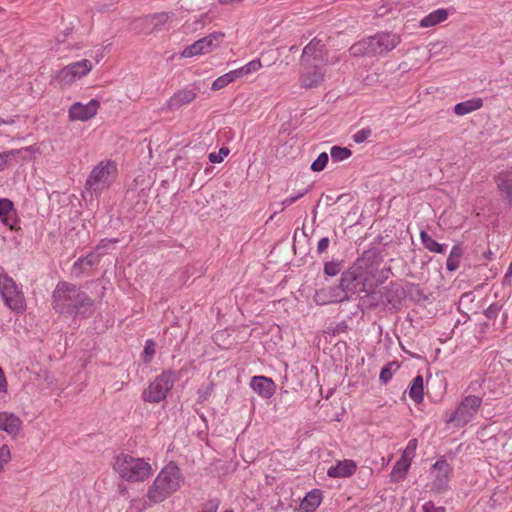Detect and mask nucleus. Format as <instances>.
<instances>
[{
    "label": "nucleus",
    "mask_w": 512,
    "mask_h": 512,
    "mask_svg": "<svg viewBox=\"0 0 512 512\" xmlns=\"http://www.w3.org/2000/svg\"><path fill=\"white\" fill-rule=\"evenodd\" d=\"M229 154V149L227 147H221L218 153H210L208 159L211 163H220L223 161L224 157Z\"/></svg>",
    "instance_id": "38"
},
{
    "label": "nucleus",
    "mask_w": 512,
    "mask_h": 512,
    "mask_svg": "<svg viewBox=\"0 0 512 512\" xmlns=\"http://www.w3.org/2000/svg\"><path fill=\"white\" fill-rule=\"evenodd\" d=\"M450 472L451 468L446 460H438L433 464L431 475L434 478L433 487L436 490L442 491L447 488Z\"/></svg>",
    "instance_id": "15"
},
{
    "label": "nucleus",
    "mask_w": 512,
    "mask_h": 512,
    "mask_svg": "<svg viewBox=\"0 0 512 512\" xmlns=\"http://www.w3.org/2000/svg\"><path fill=\"white\" fill-rule=\"evenodd\" d=\"M250 386L263 398H270L275 392L274 382L270 378L264 376H254L251 380Z\"/></svg>",
    "instance_id": "19"
},
{
    "label": "nucleus",
    "mask_w": 512,
    "mask_h": 512,
    "mask_svg": "<svg viewBox=\"0 0 512 512\" xmlns=\"http://www.w3.org/2000/svg\"><path fill=\"white\" fill-rule=\"evenodd\" d=\"M447 17H448V11L446 9L439 8V9L431 12L427 16H425L420 21V26L425 27V28L432 27L441 22H444L447 19Z\"/></svg>",
    "instance_id": "25"
},
{
    "label": "nucleus",
    "mask_w": 512,
    "mask_h": 512,
    "mask_svg": "<svg viewBox=\"0 0 512 512\" xmlns=\"http://www.w3.org/2000/svg\"><path fill=\"white\" fill-rule=\"evenodd\" d=\"M373 55L393 50L400 43V36L395 33L381 32L368 37Z\"/></svg>",
    "instance_id": "12"
},
{
    "label": "nucleus",
    "mask_w": 512,
    "mask_h": 512,
    "mask_svg": "<svg viewBox=\"0 0 512 512\" xmlns=\"http://www.w3.org/2000/svg\"><path fill=\"white\" fill-rule=\"evenodd\" d=\"M218 508H219V500L211 499L204 504L201 512H217Z\"/></svg>",
    "instance_id": "43"
},
{
    "label": "nucleus",
    "mask_w": 512,
    "mask_h": 512,
    "mask_svg": "<svg viewBox=\"0 0 512 512\" xmlns=\"http://www.w3.org/2000/svg\"><path fill=\"white\" fill-rule=\"evenodd\" d=\"M481 403L482 399L478 396L469 395L464 397L446 422L452 423L456 427L467 425L478 412Z\"/></svg>",
    "instance_id": "7"
},
{
    "label": "nucleus",
    "mask_w": 512,
    "mask_h": 512,
    "mask_svg": "<svg viewBox=\"0 0 512 512\" xmlns=\"http://www.w3.org/2000/svg\"><path fill=\"white\" fill-rule=\"evenodd\" d=\"M155 354V343L152 340H147L143 350V359L146 363L150 362Z\"/></svg>",
    "instance_id": "39"
},
{
    "label": "nucleus",
    "mask_w": 512,
    "mask_h": 512,
    "mask_svg": "<svg viewBox=\"0 0 512 512\" xmlns=\"http://www.w3.org/2000/svg\"><path fill=\"white\" fill-rule=\"evenodd\" d=\"M169 14L162 12L152 15H147L143 18H140L136 21V23H139L140 26L147 27L152 26V28L147 32L148 34H151L155 31H158L162 28L163 25L167 23L169 20Z\"/></svg>",
    "instance_id": "20"
},
{
    "label": "nucleus",
    "mask_w": 512,
    "mask_h": 512,
    "mask_svg": "<svg viewBox=\"0 0 512 512\" xmlns=\"http://www.w3.org/2000/svg\"><path fill=\"white\" fill-rule=\"evenodd\" d=\"M420 238L422 241V244L424 247L435 253H444L445 252V246L443 244L438 243L436 240H434L430 235H428L427 232L421 231L420 232Z\"/></svg>",
    "instance_id": "30"
},
{
    "label": "nucleus",
    "mask_w": 512,
    "mask_h": 512,
    "mask_svg": "<svg viewBox=\"0 0 512 512\" xmlns=\"http://www.w3.org/2000/svg\"><path fill=\"white\" fill-rule=\"evenodd\" d=\"M225 34L215 31L187 46L181 53L182 57L189 58L196 55L210 53L220 46Z\"/></svg>",
    "instance_id": "9"
},
{
    "label": "nucleus",
    "mask_w": 512,
    "mask_h": 512,
    "mask_svg": "<svg viewBox=\"0 0 512 512\" xmlns=\"http://www.w3.org/2000/svg\"><path fill=\"white\" fill-rule=\"evenodd\" d=\"M330 154L333 161L339 162L349 158L352 152L346 147L333 146L330 150Z\"/></svg>",
    "instance_id": "33"
},
{
    "label": "nucleus",
    "mask_w": 512,
    "mask_h": 512,
    "mask_svg": "<svg viewBox=\"0 0 512 512\" xmlns=\"http://www.w3.org/2000/svg\"><path fill=\"white\" fill-rule=\"evenodd\" d=\"M423 511L424 512H440L437 508L433 506L431 502L426 503L423 505Z\"/></svg>",
    "instance_id": "48"
},
{
    "label": "nucleus",
    "mask_w": 512,
    "mask_h": 512,
    "mask_svg": "<svg viewBox=\"0 0 512 512\" xmlns=\"http://www.w3.org/2000/svg\"><path fill=\"white\" fill-rule=\"evenodd\" d=\"M92 68V63L87 59H83L81 61L71 63L59 70L55 75V79L63 85H71L75 81L87 75Z\"/></svg>",
    "instance_id": "10"
},
{
    "label": "nucleus",
    "mask_w": 512,
    "mask_h": 512,
    "mask_svg": "<svg viewBox=\"0 0 512 512\" xmlns=\"http://www.w3.org/2000/svg\"><path fill=\"white\" fill-rule=\"evenodd\" d=\"M416 448H417V440L411 439L408 442L407 447L405 448L401 458L405 459L411 463L412 458L415 456Z\"/></svg>",
    "instance_id": "36"
},
{
    "label": "nucleus",
    "mask_w": 512,
    "mask_h": 512,
    "mask_svg": "<svg viewBox=\"0 0 512 512\" xmlns=\"http://www.w3.org/2000/svg\"><path fill=\"white\" fill-rule=\"evenodd\" d=\"M183 476L179 467L173 462L168 463L157 475L147 492L150 504L163 502L174 494L181 486Z\"/></svg>",
    "instance_id": "2"
},
{
    "label": "nucleus",
    "mask_w": 512,
    "mask_h": 512,
    "mask_svg": "<svg viewBox=\"0 0 512 512\" xmlns=\"http://www.w3.org/2000/svg\"><path fill=\"white\" fill-rule=\"evenodd\" d=\"M0 294L5 304L15 313H23L26 309V301L23 292L15 281L4 273L0 266Z\"/></svg>",
    "instance_id": "5"
},
{
    "label": "nucleus",
    "mask_w": 512,
    "mask_h": 512,
    "mask_svg": "<svg viewBox=\"0 0 512 512\" xmlns=\"http://www.w3.org/2000/svg\"><path fill=\"white\" fill-rule=\"evenodd\" d=\"M328 160H329V157L326 152L320 153L319 156L317 157V159L314 160L313 163L311 164V169L314 172L322 171L326 167Z\"/></svg>",
    "instance_id": "35"
},
{
    "label": "nucleus",
    "mask_w": 512,
    "mask_h": 512,
    "mask_svg": "<svg viewBox=\"0 0 512 512\" xmlns=\"http://www.w3.org/2000/svg\"><path fill=\"white\" fill-rule=\"evenodd\" d=\"M341 270L340 263L338 262H327L324 266V272L329 276L337 275Z\"/></svg>",
    "instance_id": "41"
},
{
    "label": "nucleus",
    "mask_w": 512,
    "mask_h": 512,
    "mask_svg": "<svg viewBox=\"0 0 512 512\" xmlns=\"http://www.w3.org/2000/svg\"><path fill=\"white\" fill-rule=\"evenodd\" d=\"M296 50H297V47L295 45L290 47V51H296Z\"/></svg>",
    "instance_id": "51"
},
{
    "label": "nucleus",
    "mask_w": 512,
    "mask_h": 512,
    "mask_svg": "<svg viewBox=\"0 0 512 512\" xmlns=\"http://www.w3.org/2000/svg\"><path fill=\"white\" fill-rule=\"evenodd\" d=\"M409 396L415 403H421L423 400V377L416 376L413 379L412 385L409 389Z\"/></svg>",
    "instance_id": "28"
},
{
    "label": "nucleus",
    "mask_w": 512,
    "mask_h": 512,
    "mask_svg": "<svg viewBox=\"0 0 512 512\" xmlns=\"http://www.w3.org/2000/svg\"><path fill=\"white\" fill-rule=\"evenodd\" d=\"M52 298V306L60 314H84L93 305V300L84 291L65 281L57 284Z\"/></svg>",
    "instance_id": "1"
},
{
    "label": "nucleus",
    "mask_w": 512,
    "mask_h": 512,
    "mask_svg": "<svg viewBox=\"0 0 512 512\" xmlns=\"http://www.w3.org/2000/svg\"><path fill=\"white\" fill-rule=\"evenodd\" d=\"M340 287L346 293L351 294L367 292L365 279L358 268L350 269L342 273Z\"/></svg>",
    "instance_id": "13"
},
{
    "label": "nucleus",
    "mask_w": 512,
    "mask_h": 512,
    "mask_svg": "<svg viewBox=\"0 0 512 512\" xmlns=\"http://www.w3.org/2000/svg\"><path fill=\"white\" fill-rule=\"evenodd\" d=\"M261 67H262V64H261L260 60H252L249 63H247L246 65L242 66L241 68L236 69L235 71H236L238 77L240 78V77L248 75L252 72L258 71Z\"/></svg>",
    "instance_id": "34"
},
{
    "label": "nucleus",
    "mask_w": 512,
    "mask_h": 512,
    "mask_svg": "<svg viewBox=\"0 0 512 512\" xmlns=\"http://www.w3.org/2000/svg\"><path fill=\"white\" fill-rule=\"evenodd\" d=\"M511 275H512V263L509 265V268L506 272L505 277L507 278V277H510Z\"/></svg>",
    "instance_id": "50"
},
{
    "label": "nucleus",
    "mask_w": 512,
    "mask_h": 512,
    "mask_svg": "<svg viewBox=\"0 0 512 512\" xmlns=\"http://www.w3.org/2000/svg\"><path fill=\"white\" fill-rule=\"evenodd\" d=\"M114 469L121 478L133 482L144 481L152 473L148 462L128 454H120L115 458Z\"/></svg>",
    "instance_id": "4"
},
{
    "label": "nucleus",
    "mask_w": 512,
    "mask_h": 512,
    "mask_svg": "<svg viewBox=\"0 0 512 512\" xmlns=\"http://www.w3.org/2000/svg\"><path fill=\"white\" fill-rule=\"evenodd\" d=\"M308 188L304 189L302 192L298 193L297 195L293 196V197H289V198H286L282 201V208H281V211L286 207V206H289L291 204H293L294 202H296L298 199H300L301 197H303L307 192H308Z\"/></svg>",
    "instance_id": "44"
},
{
    "label": "nucleus",
    "mask_w": 512,
    "mask_h": 512,
    "mask_svg": "<svg viewBox=\"0 0 512 512\" xmlns=\"http://www.w3.org/2000/svg\"><path fill=\"white\" fill-rule=\"evenodd\" d=\"M99 263V256L95 253H89L86 257L78 259L73 265V272L81 274L86 267H91Z\"/></svg>",
    "instance_id": "26"
},
{
    "label": "nucleus",
    "mask_w": 512,
    "mask_h": 512,
    "mask_svg": "<svg viewBox=\"0 0 512 512\" xmlns=\"http://www.w3.org/2000/svg\"><path fill=\"white\" fill-rule=\"evenodd\" d=\"M492 256H493V253L491 250H488V251L484 252V254H483V257H485L487 259H491Z\"/></svg>",
    "instance_id": "49"
},
{
    "label": "nucleus",
    "mask_w": 512,
    "mask_h": 512,
    "mask_svg": "<svg viewBox=\"0 0 512 512\" xmlns=\"http://www.w3.org/2000/svg\"><path fill=\"white\" fill-rule=\"evenodd\" d=\"M9 156H10V153L0 154V171L3 170L7 166Z\"/></svg>",
    "instance_id": "47"
},
{
    "label": "nucleus",
    "mask_w": 512,
    "mask_h": 512,
    "mask_svg": "<svg viewBox=\"0 0 512 512\" xmlns=\"http://www.w3.org/2000/svg\"><path fill=\"white\" fill-rule=\"evenodd\" d=\"M177 379L176 372L164 371L143 391L142 398L145 402L159 403L167 397Z\"/></svg>",
    "instance_id": "6"
},
{
    "label": "nucleus",
    "mask_w": 512,
    "mask_h": 512,
    "mask_svg": "<svg viewBox=\"0 0 512 512\" xmlns=\"http://www.w3.org/2000/svg\"><path fill=\"white\" fill-rule=\"evenodd\" d=\"M238 78L239 77L235 70L230 71V72L218 77L217 79H215L212 83L211 89L214 91L220 90Z\"/></svg>",
    "instance_id": "31"
},
{
    "label": "nucleus",
    "mask_w": 512,
    "mask_h": 512,
    "mask_svg": "<svg viewBox=\"0 0 512 512\" xmlns=\"http://www.w3.org/2000/svg\"><path fill=\"white\" fill-rule=\"evenodd\" d=\"M22 429V420L15 414L0 412V430L16 436Z\"/></svg>",
    "instance_id": "16"
},
{
    "label": "nucleus",
    "mask_w": 512,
    "mask_h": 512,
    "mask_svg": "<svg viewBox=\"0 0 512 512\" xmlns=\"http://www.w3.org/2000/svg\"><path fill=\"white\" fill-rule=\"evenodd\" d=\"M349 52L353 57H362V56H367V55H373L368 38L363 39V40L353 44L350 47Z\"/></svg>",
    "instance_id": "29"
},
{
    "label": "nucleus",
    "mask_w": 512,
    "mask_h": 512,
    "mask_svg": "<svg viewBox=\"0 0 512 512\" xmlns=\"http://www.w3.org/2000/svg\"><path fill=\"white\" fill-rule=\"evenodd\" d=\"M117 177V166L114 161L104 160L99 162L91 170L84 187L83 197H99L109 189Z\"/></svg>",
    "instance_id": "3"
},
{
    "label": "nucleus",
    "mask_w": 512,
    "mask_h": 512,
    "mask_svg": "<svg viewBox=\"0 0 512 512\" xmlns=\"http://www.w3.org/2000/svg\"><path fill=\"white\" fill-rule=\"evenodd\" d=\"M498 188L510 205H512V171L502 173L497 179Z\"/></svg>",
    "instance_id": "23"
},
{
    "label": "nucleus",
    "mask_w": 512,
    "mask_h": 512,
    "mask_svg": "<svg viewBox=\"0 0 512 512\" xmlns=\"http://www.w3.org/2000/svg\"><path fill=\"white\" fill-rule=\"evenodd\" d=\"M225 512H232V511H231V510H227V511H225Z\"/></svg>",
    "instance_id": "52"
},
{
    "label": "nucleus",
    "mask_w": 512,
    "mask_h": 512,
    "mask_svg": "<svg viewBox=\"0 0 512 512\" xmlns=\"http://www.w3.org/2000/svg\"><path fill=\"white\" fill-rule=\"evenodd\" d=\"M197 97V93L192 89H182L177 91L170 97L167 107L170 110H177L180 107L193 102Z\"/></svg>",
    "instance_id": "17"
},
{
    "label": "nucleus",
    "mask_w": 512,
    "mask_h": 512,
    "mask_svg": "<svg viewBox=\"0 0 512 512\" xmlns=\"http://www.w3.org/2000/svg\"><path fill=\"white\" fill-rule=\"evenodd\" d=\"M11 460V452L7 445H3L0 448V471L3 469V466L7 464Z\"/></svg>",
    "instance_id": "40"
},
{
    "label": "nucleus",
    "mask_w": 512,
    "mask_h": 512,
    "mask_svg": "<svg viewBox=\"0 0 512 512\" xmlns=\"http://www.w3.org/2000/svg\"><path fill=\"white\" fill-rule=\"evenodd\" d=\"M463 254L461 245L456 244L452 247L450 254L446 261V267L449 271H455L458 269L460 264V258Z\"/></svg>",
    "instance_id": "27"
},
{
    "label": "nucleus",
    "mask_w": 512,
    "mask_h": 512,
    "mask_svg": "<svg viewBox=\"0 0 512 512\" xmlns=\"http://www.w3.org/2000/svg\"><path fill=\"white\" fill-rule=\"evenodd\" d=\"M0 218L6 226L11 229L15 228L16 216L13 210V203L9 199L0 200Z\"/></svg>",
    "instance_id": "21"
},
{
    "label": "nucleus",
    "mask_w": 512,
    "mask_h": 512,
    "mask_svg": "<svg viewBox=\"0 0 512 512\" xmlns=\"http://www.w3.org/2000/svg\"><path fill=\"white\" fill-rule=\"evenodd\" d=\"M409 466H410L409 461L400 458L396 462V464L394 465V467L392 469V472H391L392 479L394 481H399V480L403 479L407 473Z\"/></svg>",
    "instance_id": "32"
},
{
    "label": "nucleus",
    "mask_w": 512,
    "mask_h": 512,
    "mask_svg": "<svg viewBox=\"0 0 512 512\" xmlns=\"http://www.w3.org/2000/svg\"><path fill=\"white\" fill-rule=\"evenodd\" d=\"M303 68L299 76L300 86L304 89L319 87L325 77V69L322 65L302 64Z\"/></svg>",
    "instance_id": "11"
},
{
    "label": "nucleus",
    "mask_w": 512,
    "mask_h": 512,
    "mask_svg": "<svg viewBox=\"0 0 512 512\" xmlns=\"http://www.w3.org/2000/svg\"><path fill=\"white\" fill-rule=\"evenodd\" d=\"M357 465L353 460H342L338 461L335 466H331L327 475L332 478H344L349 477L355 473Z\"/></svg>",
    "instance_id": "18"
},
{
    "label": "nucleus",
    "mask_w": 512,
    "mask_h": 512,
    "mask_svg": "<svg viewBox=\"0 0 512 512\" xmlns=\"http://www.w3.org/2000/svg\"><path fill=\"white\" fill-rule=\"evenodd\" d=\"M99 107L100 103L95 99L90 100L87 104L76 102L69 109V119L71 121H87L97 114Z\"/></svg>",
    "instance_id": "14"
},
{
    "label": "nucleus",
    "mask_w": 512,
    "mask_h": 512,
    "mask_svg": "<svg viewBox=\"0 0 512 512\" xmlns=\"http://www.w3.org/2000/svg\"><path fill=\"white\" fill-rule=\"evenodd\" d=\"M393 367H396V368L398 367L396 362H390L382 368V370L380 372V376H379L380 381L382 383L385 384L392 378V368Z\"/></svg>",
    "instance_id": "37"
},
{
    "label": "nucleus",
    "mask_w": 512,
    "mask_h": 512,
    "mask_svg": "<svg viewBox=\"0 0 512 512\" xmlns=\"http://www.w3.org/2000/svg\"><path fill=\"white\" fill-rule=\"evenodd\" d=\"M322 501L321 491L314 489L307 493L305 498L300 504V510L302 512H314Z\"/></svg>",
    "instance_id": "22"
},
{
    "label": "nucleus",
    "mask_w": 512,
    "mask_h": 512,
    "mask_svg": "<svg viewBox=\"0 0 512 512\" xmlns=\"http://www.w3.org/2000/svg\"><path fill=\"white\" fill-rule=\"evenodd\" d=\"M329 238L328 237H323L321 238L319 241H318V245H317V252L318 253H323L326 251V249L328 248L329 246Z\"/></svg>",
    "instance_id": "46"
},
{
    "label": "nucleus",
    "mask_w": 512,
    "mask_h": 512,
    "mask_svg": "<svg viewBox=\"0 0 512 512\" xmlns=\"http://www.w3.org/2000/svg\"><path fill=\"white\" fill-rule=\"evenodd\" d=\"M483 105L481 98H474L464 102H460L454 106V113L459 116L469 114L480 109Z\"/></svg>",
    "instance_id": "24"
},
{
    "label": "nucleus",
    "mask_w": 512,
    "mask_h": 512,
    "mask_svg": "<svg viewBox=\"0 0 512 512\" xmlns=\"http://www.w3.org/2000/svg\"><path fill=\"white\" fill-rule=\"evenodd\" d=\"M500 311V306L497 304H491L487 309H485L484 314L487 318L492 319L497 316Z\"/></svg>",
    "instance_id": "45"
},
{
    "label": "nucleus",
    "mask_w": 512,
    "mask_h": 512,
    "mask_svg": "<svg viewBox=\"0 0 512 512\" xmlns=\"http://www.w3.org/2000/svg\"><path fill=\"white\" fill-rule=\"evenodd\" d=\"M337 57L331 60L328 57L325 49V44L322 40L313 38L303 49L301 56V64H314V65H327L336 63Z\"/></svg>",
    "instance_id": "8"
},
{
    "label": "nucleus",
    "mask_w": 512,
    "mask_h": 512,
    "mask_svg": "<svg viewBox=\"0 0 512 512\" xmlns=\"http://www.w3.org/2000/svg\"><path fill=\"white\" fill-rule=\"evenodd\" d=\"M370 135H371V130L369 128H364V129H361V130L357 131L353 135V140L356 143H363V142H365L368 139V137Z\"/></svg>",
    "instance_id": "42"
}]
</instances>
